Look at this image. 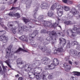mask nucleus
I'll use <instances>...</instances> for the list:
<instances>
[{
  "instance_id": "53",
  "label": "nucleus",
  "mask_w": 80,
  "mask_h": 80,
  "mask_svg": "<svg viewBox=\"0 0 80 80\" xmlns=\"http://www.w3.org/2000/svg\"><path fill=\"white\" fill-rule=\"evenodd\" d=\"M32 67H37V65L36 64V63H35V61H34L33 62V64L32 65Z\"/></svg>"
},
{
  "instance_id": "44",
  "label": "nucleus",
  "mask_w": 80,
  "mask_h": 80,
  "mask_svg": "<svg viewBox=\"0 0 80 80\" xmlns=\"http://www.w3.org/2000/svg\"><path fill=\"white\" fill-rule=\"evenodd\" d=\"M33 17H34V18L35 19H36L37 18L36 17H37V12H35V10L34 12H33Z\"/></svg>"
},
{
  "instance_id": "43",
  "label": "nucleus",
  "mask_w": 80,
  "mask_h": 80,
  "mask_svg": "<svg viewBox=\"0 0 80 80\" xmlns=\"http://www.w3.org/2000/svg\"><path fill=\"white\" fill-rule=\"evenodd\" d=\"M78 44V42L76 41H74L72 42V46H74L75 45H77Z\"/></svg>"
},
{
  "instance_id": "5",
  "label": "nucleus",
  "mask_w": 80,
  "mask_h": 80,
  "mask_svg": "<svg viewBox=\"0 0 80 80\" xmlns=\"http://www.w3.org/2000/svg\"><path fill=\"white\" fill-rule=\"evenodd\" d=\"M78 14V11L74 8H72L70 12L68 13V16L70 18H72L73 15H75Z\"/></svg>"
},
{
  "instance_id": "31",
  "label": "nucleus",
  "mask_w": 80,
  "mask_h": 80,
  "mask_svg": "<svg viewBox=\"0 0 80 80\" xmlns=\"http://www.w3.org/2000/svg\"><path fill=\"white\" fill-rule=\"evenodd\" d=\"M38 71H37L35 73H37V74H40V73L42 72V68H38ZM40 71V72H38V71Z\"/></svg>"
},
{
  "instance_id": "59",
  "label": "nucleus",
  "mask_w": 80,
  "mask_h": 80,
  "mask_svg": "<svg viewBox=\"0 0 80 80\" xmlns=\"http://www.w3.org/2000/svg\"><path fill=\"white\" fill-rule=\"evenodd\" d=\"M41 33H45V31L44 30H42L40 31Z\"/></svg>"
},
{
  "instance_id": "55",
  "label": "nucleus",
  "mask_w": 80,
  "mask_h": 80,
  "mask_svg": "<svg viewBox=\"0 0 80 80\" xmlns=\"http://www.w3.org/2000/svg\"><path fill=\"white\" fill-rule=\"evenodd\" d=\"M64 8V10L65 11H68L69 10V8L67 7V6H65Z\"/></svg>"
},
{
  "instance_id": "50",
  "label": "nucleus",
  "mask_w": 80,
  "mask_h": 80,
  "mask_svg": "<svg viewBox=\"0 0 80 80\" xmlns=\"http://www.w3.org/2000/svg\"><path fill=\"white\" fill-rule=\"evenodd\" d=\"M34 37H34V36H29V40H30V41H32V40H33V39L34 38Z\"/></svg>"
},
{
  "instance_id": "33",
  "label": "nucleus",
  "mask_w": 80,
  "mask_h": 80,
  "mask_svg": "<svg viewBox=\"0 0 80 80\" xmlns=\"http://www.w3.org/2000/svg\"><path fill=\"white\" fill-rule=\"evenodd\" d=\"M64 23L66 24V25H71L72 24V21H66L64 22Z\"/></svg>"
},
{
  "instance_id": "17",
  "label": "nucleus",
  "mask_w": 80,
  "mask_h": 80,
  "mask_svg": "<svg viewBox=\"0 0 80 80\" xmlns=\"http://www.w3.org/2000/svg\"><path fill=\"white\" fill-rule=\"evenodd\" d=\"M21 40L25 42H28V39H27V38L24 35H22L19 38Z\"/></svg>"
},
{
  "instance_id": "54",
  "label": "nucleus",
  "mask_w": 80,
  "mask_h": 80,
  "mask_svg": "<svg viewBox=\"0 0 80 80\" xmlns=\"http://www.w3.org/2000/svg\"><path fill=\"white\" fill-rule=\"evenodd\" d=\"M68 4H70V5H72V4H73V2L71 1H69L68 0Z\"/></svg>"
},
{
  "instance_id": "18",
  "label": "nucleus",
  "mask_w": 80,
  "mask_h": 80,
  "mask_svg": "<svg viewBox=\"0 0 80 80\" xmlns=\"http://www.w3.org/2000/svg\"><path fill=\"white\" fill-rule=\"evenodd\" d=\"M38 34V32L37 30H34L33 33L32 34H30V36H33L34 37H35Z\"/></svg>"
},
{
  "instance_id": "21",
  "label": "nucleus",
  "mask_w": 80,
  "mask_h": 80,
  "mask_svg": "<svg viewBox=\"0 0 80 80\" xmlns=\"http://www.w3.org/2000/svg\"><path fill=\"white\" fill-rule=\"evenodd\" d=\"M17 65H20V64H23V61H22V58H20L18 59L17 60Z\"/></svg>"
},
{
  "instance_id": "15",
  "label": "nucleus",
  "mask_w": 80,
  "mask_h": 80,
  "mask_svg": "<svg viewBox=\"0 0 80 80\" xmlns=\"http://www.w3.org/2000/svg\"><path fill=\"white\" fill-rule=\"evenodd\" d=\"M25 0H22V1H24ZM27 1V3L26 4V7H27V8H29V7H30L31 6V3H32V0H26Z\"/></svg>"
},
{
  "instance_id": "8",
  "label": "nucleus",
  "mask_w": 80,
  "mask_h": 80,
  "mask_svg": "<svg viewBox=\"0 0 80 80\" xmlns=\"http://www.w3.org/2000/svg\"><path fill=\"white\" fill-rule=\"evenodd\" d=\"M47 15H48V17H51V18H52L56 17V16L55 15V14L54 11L52 10H49L48 12Z\"/></svg>"
},
{
  "instance_id": "1",
  "label": "nucleus",
  "mask_w": 80,
  "mask_h": 80,
  "mask_svg": "<svg viewBox=\"0 0 80 80\" xmlns=\"http://www.w3.org/2000/svg\"><path fill=\"white\" fill-rule=\"evenodd\" d=\"M43 17H44L43 15H40L39 16L38 19L39 21L41 22L42 24L44 25H45V26H46V27H50L52 25V22L51 21H46L43 20Z\"/></svg>"
},
{
  "instance_id": "16",
  "label": "nucleus",
  "mask_w": 80,
  "mask_h": 80,
  "mask_svg": "<svg viewBox=\"0 0 80 80\" xmlns=\"http://www.w3.org/2000/svg\"><path fill=\"white\" fill-rule=\"evenodd\" d=\"M38 47L40 49H41V50L44 52H45L47 50V47L46 46H44V47H42V46H39Z\"/></svg>"
},
{
  "instance_id": "38",
  "label": "nucleus",
  "mask_w": 80,
  "mask_h": 80,
  "mask_svg": "<svg viewBox=\"0 0 80 80\" xmlns=\"http://www.w3.org/2000/svg\"><path fill=\"white\" fill-rule=\"evenodd\" d=\"M54 78V76L53 74H50L49 75L48 78V79H52V78Z\"/></svg>"
},
{
  "instance_id": "20",
  "label": "nucleus",
  "mask_w": 80,
  "mask_h": 80,
  "mask_svg": "<svg viewBox=\"0 0 80 80\" xmlns=\"http://www.w3.org/2000/svg\"><path fill=\"white\" fill-rule=\"evenodd\" d=\"M53 64L54 65L57 66V65H58L59 63V62H58V60L57 58H54L53 60Z\"/></svg>"
},
{
  "instance_id": "6",
  "label": "nucleus",
  "mask_w": 80,
  "mask_h": 80,
  "mask_svg": "<svg viewBox=\"0 0 80 80\" xmlns=\"http://www.w3.org/2000/svg\"><path fill=\"white\" fill-rule=\"evenodd\" d=\"M42 63L44 65H47L50 62V59L48 58L44 57L42 59Z\"/></svg>"
},
{
  "instance_id": "35",
  "label": "nucleus",
  "mask_w": 80,
  "mask_h": 80,
  "mask_svg": "<svg viewBox=\"0 0 80 80\" xmlns=\"http://www.w3.org/2000/svg\"><path fill=\"white\" fill-rule=\"evenodd\" d=\"M72 30L71 29H68L67 31V34L68 35V36H72V35H70V33H72Z\"/></svg>"
},
{
  "instance_id": "30",
  "label": "nucleus",
  "mask_w": 80,
  "mask_h": 80,
  "mask_svg": "<svg viewBox=\"0 0 80 80\" xmlns=\"http://www.w3.org/2000/svg\"><path fill=\"white\" fill-rule=\"evenodd\" d=\"M59 24V21H57L56 22L53 24V27H56L58 26Z\"/></svg>"
},
{
  "instance_id": "3",
  "label": "nucleus",
  "mask_w": 80,
  "mask_h": 80,
  "mask_svg": "<svg viewBox=\"0 0 80 80\" xmlns=\"http://www.w3.org/2000/svg\"><path fill=\"white\" fill-rule=\"evenodd\" d=\"M72 36L75 37L77 35V33H80V28H77V26L74 25L73 26V30L72 31Z\"/></svg>"
},
{
  "instance_id": "57",
  "label": "nucleus",
  "mask_w": 80,
  "mask_h": 80,
  "mask_svg": "<svg viewBox=\"0 0 80 80\" xmlns=\"http://www.w3.org/2000/svg\"><path fill=\"white\" fill-rule=\"evenodd\" d=\"M45 75H43V77L42 78V80H47V78H45Z\"/></svg>"
},
{
  "instance_id": "62",
  "label": "nucleus",
  "mask_w": 80,
  "mask_h": 80,
  "mask_svg": "<svg viewBox=\"0 0 80 80\" xmlns=\"http://www.w3.org/2000/svg\"><path fill=\"white\" fill-rule=\"evenodd\" d=\"M70 80H76V78L72 77V78H71Z\"/></svg>"
},
{
  "instance_id": "45",
  "label": "nucleus",
  "mask_w": 80,
  "mask_h": 80,
  "mask_svg": "<svg viewBox=\"0 0 80 80\" xmlns=\"http://www.w3.org/2000/svg\"><path fill=\"white\" fill-rule=\"evenodd\" d=\"M51 52H52V51L51 50V49H47V50L46 53H47L48 55L50 54V53H51Z\"/></svg>"
},
{
  "instance_id": "4",
  "label": "nucleus",
  "mask_w": 80,
  "mask_h": 80,
  "mask_svg": "<svg viewBox=\"0 0 80 80\" xmlns=\"http://www.w3.org/2000/svg\"><path fill=\"white\" fill-rule=\"evenodd\" d=\"M28 29V27L26 26H23V25H22L18 29L17 31L18 33L21 35H23V31H27Z\"/></svg>"
},
{
  "instance_id": "19",
  "label": "nucleus",
  "mask_w": 80,
  "mask_h": 80,
  "mask_svg": "<svg viewBox=\"0 0 80 80\" xmlns=\"http://www.w3.org/2000/svg\"><path fill=\"white\" fill-rule=\"evenodd\" d=\"M22 20L24 22L25 24H27V23L29 22L30 20H31V19L30 18H23Z\"/></svg>"
},
{
  "instance_id": "27",
  "label": "nucleus",
  "mask_w": 80,
  "mask_h": 80,
  "mask_svg": "<svg viewBox=\"0 0 80 80\" xmlns=\"http://www.w3.org/2000/svg\"><path fill=\"white\" fill-rule=\"evenodd\" d=\"M28 26L30 27V28H34L35 26L33 23L32 22H29L28 23Z\"/></svg>"
},
{
  "instance_id": "11",
  "label": "nucleus",
  "mask_w": 80,
  "mask_h": 80,
  "mask_svg": "<svg viewBox=\"0 0 80 80\" xmlns=\"http://www.w3.org/2000/svg\"><path fill=\"white\" fill-rule=\"evenodd\" d=\"M69 53L72 56L74 57L75 56H77V51H76V50L71 49Z\"/></svg>"
},
{
  "instance_id": "52",
  "label": "nucleus",
  "mask_w": 80,
  "mask_h": 80,
  "mask_svg": "<svg viewBox=\"0 0 80 80\" xmlns=\"http://www.w3.org/2000/svg\"><path fill=\"white\" fill-rule=\"evenodd\" d=\"M54 40H56V39L55 38H52V39L51 41H52V45L53 44H55V41H54Z\"/></svg>"
},
{
  "instance_id": "60",
  "label": "nucleus",
  "mask_w": 80,
  "mask_h": 80,
  "mask_svg": "<svg viewBox=\"0 0 80 80\" xmlns=\"http://www.w3.org/2000/svg\"><path fill=\"white\" fill-rule=\"evenodd\" d=\"M36 24L38 25H41V23H40V22L38 21L36 22Z\"/></svg>"
},
{
  "instance_id": "23",
  "label": "nucleus",
  "mask_w": 80,
  "mask_h": 80,
  "mask_svg": "<svg viewBox=\"0 0 80 80\" xmlns=\"http://www.w3.org/2000/svg\"><path fill=\"white\" fill-rule=\"evenodd\" d=\"M48 68H49L50 70H52L55 68V66L53 64H51V65L48 66Z\"/></svg>"
},
{
  "instance_id": "9",
  "label": "nucleus",
  "mask_w": 80,
  "mask_h": 80,
  "mask_svg": "<svg viewBox=\"0 0 80 80\" xmlns=\"http://www.w3.org/2000/svg\"><path fill=\"white\" fill-rule=\"evenodd\" d=\"M50 2L46 3L45 2H43L41 5V7L42 9H47L48 7H50Z\"/></svg>"
},
{
  "instance_id": "41",
  "label": "nucleus",
  "mask_w": 80,
  "mask_h": 80,
  "mask_svg": "<svg viewBox=\"0 0 80 80\" xmlns=\"http://www.w3.org/2000/svg\"><path fill=\"white\" fill-rule=\"evenodd\" d=\"M71 45V44H70V41H68L67 42V48H70V46Z\"/></svg>"
},
{
  "instance_id": "32",
  "label": "nucleus",
  "mask_w": 80,
  "mask_h": 80,
  "mask_svg": "<svg viewBox=\"0 0 80 80\" xmlns=\"http://www.w3.org/2000/svg\"><path fill=\"white\" fill-rule=\"evenodd\" d=\"M1 65L2 68V69L3 72H7V69H6V68H5V67L4 65H3V63H2L1 64Z\"/></svg>"
},
{
  "instance_id": "51",
  "label": "nucleus",
  "mask_w": 80,
  "mask_h": 80,
  "mask_svg": "<svg viewBox=\"0 0 80 80\" xmlns=\"http://www.w3.org/2000/svg\"><path fill=\"white\" fill-rule=\"evenodd\" d=\"M12 32L13 34H15L16 33V29L12 28Z\"/></svg>"
},
{
  "instance_id": "12",
  "label": "nucleus",
  "mask_w": 80,
  "mask_h": 80,
  "mask_svg": "<svg viewBox=\"0 0 80 80\" xmlns=\"http://www.w3.org/2000/svg\"><path fill=\"white\" fill-rule=\"evenodd\" d=\"M7 39H8V37L5 36H1L0 37V40L3 43H6L7 42Z\"/></svg>"
},
{
  "instance_id": "61",
  "label": "nucleus",
  "mask_w": 80,
  "mask_h": 80,
  "mask_svg": "<svg viewBox=\"0 0 80 80\" xmlns=\"http://www.w3.org/2000/svg\"><path fill=\"white\" fill-rule=\"evenodd\" d=\"M76 49L78 50H80V45H77V47L76 48Z\"/></svg>"
},
{
  "instance_id": "24",
  "label": "nucleus",
  "mask_w": 80,
  "mask_h": 80,
  "mask_svg": "<svg viewBox=\"0 0 80 80\" xmlns=\"http://www.w3.org/2000/svg\"><path fill=\"white\" fill-rule=\"evenodd\" d=\"M36 64V65L37 67H38V66H40L41 64V61L40 60H38L34 61Z\"/></svg>"
},
{
  "instance_id": "28",
  "label": "nucleus",
  "mask_w": 80,
  "mask_h": 80,
  "mask_svg": "<svg viewBox=\"0 0 80 80\" xmlns=\"http://www.w3.org/2000/svg\"><path fill=\"white\" fill-rule=\"evenodd\" d=\"M10 57L11 58L14 60H15L17 58V56L14 55L13 54H11L10 55Z\"/></svg>"
},
{
  "instance_id": "29",
  "label": "nucleus",
  "mask_w": 80,
  "mask_h": 80,
  "mask_svg": "<svg viewBox=\"0 0 80 80\" xmlns=\"http://www.w3.org/2000/svg\"><path fill=\"white\" fill-rule=\"evenodd\" d=\"M63 10H60L58 13V15L59 17H62V16L63 15Z\"/></svg>"
},
{
  "instance_id": "13",
  "label": "nucleus",
  "mask_w": 80,
  "mask_h": 80,
  "mask_svg": "<svg viewBox=\"0 0 80 80\" xmlns=\"http://www.w3.org/2000/svg\"><path fill=\"white\" fill-rule=\"evenodd\" d=\"M9 15L10 16H12V17H16L17 18H20V14L18 13H16L15 14H14L13 13V12H10L9 14Z\"/></svg>"
},
{
  "instance_id": "49",
  "label": "nucleus",
  "mask_w": 80,
  "mask_h": 80,
  "mask_svg": "<svg viewBox=\"0 0 80 80\" xmlns=\"http://www.w3.org/2000/svg\"><path fill=\"white\" fill-rule=\"evenodd\" d=\"M43 43L44 45H47V44H48V43H49V42H48V41L47 40V39H46V41L43 42Z\"/></svg>"
},
{
  "instance_id": "42",
  "label": "nucleus",
  "mask_w": 80,
  "mask_h": 80,
  "mask_svg": "<svg viewBox=\"0 0 80 80\" xmlns=\"http://www.w3.org/2000/svg\"><path fill=\"white\" fill-rule=\"evenodd\" d=\"M72 73H74V75H77V76H80V72H73Z\"/></svg>"
},
{
  "instance_id": "56",
  "label": "nucleus",
  "mask_w": 80,
  "mask_h": 80,
  "mask_svg": "<svg viewBox=\"0 0 80 80\" xmlns=\"http://www.w3.org/2000/svg\"><path fill=\"white\" fill-rule=\"evenodd\" d=\"M62 2L65 3H66V4H68V0H62Z\"/></svg>"
},
{
  "instance_id": "25",
  "label": "nucleus",
  "mask_w": 80,
  "mask_h": 80,
  "mask_svg": "<svg viewBox=\"0 0 80 80\" xmlns=\"http://www.w3.org/2000/svg\"><path fill=\"white\" fill-rule=\"evenodd\" d=\"M63 65L65 68H66V69H69L70 68V65H68L67 64L65 63L63 64Z\"/></svg>"
},
{
  "instance_id": "2",
  "label": "nucleus",
  "mask_w": 80,
  "mask_h": 80,
  "mask_svg": "<svg viewBox=\"0 0 80 80\" xmlns=\"http://www.w3.org/2000/svg\"><path fill=\"white\" fill-rule=\"evenodd\" d=\"M47 33L48 35H49L50 36H51V37L53 36V37H54L55 38L58 37V34L60 36H61V37H64V36H65V35L63 34L62 32H58V34H57L56 32L54 31H52V32H51L50 31H48Z\"/></svg>"
},
{
  "instance_id": "7",
  "label": "nucleus",
  "mask_w": 80,
  "mask_h": 80,
  "mask_svg": "<svg viewBox=\"0 0 80 80\" xmlns=\"http://www.w3.org/2000/svg\"><path fill=\"white\" fill-rule=\"evenodd\" d=\"M13 47L12 45L10 46L8 49H6L7 53L5 56L6 58H8L10 57V53H11V49Z\"/></svg>"
},
{
  "instance_id": "40",
  "label": "nucleus",
  "mask_w": 80,
  "mask_h": 80,
  "mask_svg": "<svg viewBox=\"0 0 80 80\" xmlns=\"http://www.w3.org/2000/svg\"><path fill=\"white\" fill-rule=\"evenodd\" d=\"M52 38H51L50 37H48L47 38L46 40L49 42H51V41H52Z\"/></svg>"
},
{
  "instance_id": "10",
  "label": "nucleus",
  "mask_w": 80,
  "mask_h": 80,
  "mask_svg": "<svg viewBox=\"0 0 80 80\" xmlns=\"http://www.w3.org/2000/svg\"><path fill=\"white\" fill-rule=\"evenodd\" d=\"M60 45L61 47H63L65 45L66 43V40L63 38H61L60 39Z\"/></svg>"
},
{
  "instance_id": "26",
  "label": "nucleus",
  "mask_w": 80,
  "mask_h": 80,
  "mask_svg": "<svg viewBox=\"0 0 80 80\" xmlns=\"http://www.w3.org/2000/svg\"><path fill=\"white\" fill-rule=\"evenodd\" d=\"M35 7H36V8L35 9V12H37V11H38V8H39V7H40V4L39 3H37Z\"/></svg>"
},
{
  "instance_id": "37",
  "label": "nucleus",
  "mask_w": 80,
  "mask_h": 80,
  "mask_svg": "<svg viewBox=\"0 0 80 80\" xmlns=\"http://www.w3.org/2000/svg\"><path fill=\"white\" fill-rule=\"evenodd\" d=\"M8 60H6V61H5V63H7V65H8V67H9V68H11V69H12V70H13V68H12V66L8 63Z\"/></svg>"
},
{
  "instance_id": "58",
  "label": "nucleus",
  "mask_w": 80,
  "mask_h": 80,
  "mask_svg": "<svg viewBox=\"0 0 80 80\" xmlns=\"http://www.w3.org/2000/svg\"><path fill=\"white\" fill-rule=\"evenodd\" d=\"M44 69H45L46 70H47L50 69V68H48V66H46L44 68Z\"/></svg>"
},
{
  "instance_id": "63",
  "label": "nucleus",
  "mask_w": 80,
  "mask_h": 80,
  "mask_svg": "<svg viewBox=\"0 0 80 80\" xmlns=\"http://www.w3.org/2000/svg\"><path fill=\"white\" fill-rule=\"evenodd\" d=\"M58 49L57 50L55 49V50H54V52H53L54 53V54H56V53L58 52Z\"/></svg>"
},
{
  "instance_id": "64",
  "label": "nucleus",
  "mask_w": 80,
  "mask_h": 80,
  "mask_svg": "<svg viewBox=\"0 0 80 80\" xmlns=\"http://www.w3.org/2000/svg\"><path fill=\"white\" fill-rule=\"evenodd\" d=\"M23 78L22 77H19L18 78V80H23Z\"/></svg>"
},
{
  "instance_id": "48",
  "label": "nucleus",
  "mask_w": 80,
  "mask_h": 80,
  "mask_svg": "<svg viewBox=\"0 0 80 80\" xmlns=\"http://www.w3.org/2000/svg\"><path fill=\"white\" fill-rule=\"evenodd\" d=\"M62 20L64 21L67 20H68V18L66 16H64L62 17Z\"/></svg>"
},
{
  "instance_id": "34",
  "label": "nucleus",
  "mask_w": 80,
  "mask_h": 80,
  "mask_svg": "<svg viewBox=\"0 0 80 80\" xmlns=\"http://www.w3.org/2000/svg\"><path fill=\"white\" fill-rule=\"evenodd\" d=\"M57 9L58 10H63V7H62L60 5H59L58 6V8Z\"/></svg>"
},
{
  "instance_id": "39",
  "label": "nucleus",
  "mask_w": 80,
  "mask_h": 80,
  "mask_svg": "<svg viewBox=\"0 0 80 80\" xmlns=\"http://www.w3.org/2000/svg\"><path fill=\"white\" fill-rule=\"evenodd\" d=\"M2 24H3L2 23H0V25H1V26H2V27H3V28H4V29H5V30H6V31H8V29H7V27H6L5 26H4V25H2Z\"/></svg>"
},
{
  "instance_id": "36",
  "label": "nucleus",
  "mask_w": 80,
  "mask_h": 80,
  "mask_svg": "<svg viewBox=\"0 0 80 80\" xmlns=\"http://www.w3.org/2000/svg\"><path fill=\"white\" fill-rule=\"evenodd\" d=\"M58 50L59 52H62L63 51V47H61L58 48Z\"/></svg>"
},
{
  "instance_id": "14",
  "label": "nucleus",
  "mask_w": 80,
  "mask_h": 80,
  "mask_svg": "<svg viewBox=\"0 0 80 80\" xmlns=\"http://www.w3.org/2000/svg\"><path fill=\"white\" fill-rule=\"evenodd\" d=\"M22 51V52H26V50H24L22 48H19L16 51H15L14 52V53H20V52Z\"/></svg>"
},
{
  "instance_id": "46",
  "label": "nucleus",
  "mask_w": 80,
  "mask_h": 80,
  "mask_svg": "<svg viewBox=\"0 0 80 80\" xmlns=\"http://www.w3.org/2000/svg\"><path fill=\"white\" fill-rule=\"evenodd\" d=\"M28 75H29V77H30L31 75H35V74L33 73L32 72H29L28 73Z\"/></svg>"
},
{
  "instance_id": "47",
  "label": "nucleus",
  "mask_w": 80,
  "mask_h": 80,
  "mask_svg": "<svg viewBox=\"0 0 80 80\" xmlns=\"http://www.w3.org/2000/svg\"><path fill=\"white\" fill-rule=\"evenodd\" d=\"M38 40H39L40 42H43V41L44 40V38L43 37H40L39 38Z\"/></svg>"
},
{
  "instance_id": "22",
  "label": "nucleus",
  "mask_w": 80,
  "mask_h": 80,
  "mask_svg": "<svg viewBox=\"0 0 80 80\" xmlns=\"http://www.w3.org/2000/svg\"><path fill=\"white\" fill-rule=\"evenodd\" d=\"M7 25L9 28H12L13 26L14 25V24H13V22H8L7 24Z\"/></svg>"
}]
</instances>
